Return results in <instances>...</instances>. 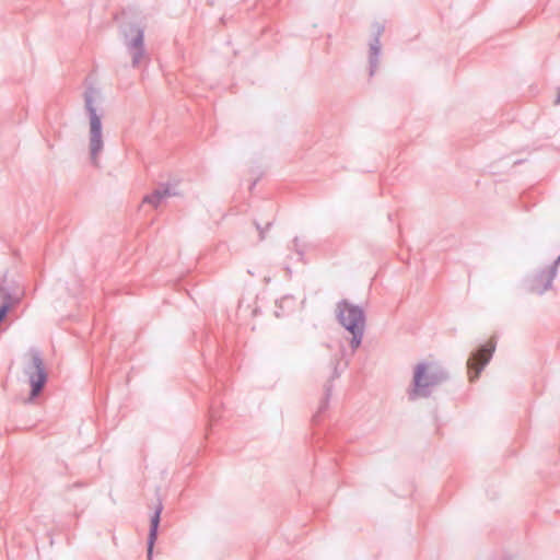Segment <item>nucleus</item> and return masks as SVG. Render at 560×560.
I'll return each instance as SVG.
<instances>
[{
    "instance_id": "16",
    "label": "nucleus",
    "mask_w": 560,
    "mask_h": 560,
    "mask_svg": "<svg viewBox=\"0 0 560 560\" xmlns=\"http://www.w3.org/2000/svg\"><path fill=\"white\" fill-rule=\"evenodd\" d=\"M559 264H560V256L549 267H556V273H557Z\"/></svg>"
},
{
    "instance_id": "8",
    "label": "nucleus",
    "mask_w": 560,
    "mask_h": 560,
    "mask_svg": "<svg viewBox=\"0 0 560 560\" xmlns=\"http://www.w3.org/2000/svg\"><path fill=\"white\" fill-rule=\"evenodd\" d=\"M23 295L24 293L20 289L11 290L8 285H0V324L7 318L11 310L20 305Z\"/></svg>"
},
{
    "instance_id": "3",
    "label": "nucleus",
    "mask_w": 560,
    "mask_h": 560,
    "mask_svg": "<svg viewBox=\"0 0 560 560\" xmlns=\"http://www.w3.org/2000/svg\"><path fill=\"white\" fill-rule=\"evenodd\" d=\"M30 362L24 366V374L27 376L31 393L28 400L36 398L44 389L48 375L42 353L38 349L32 348L27 353Z\"/></svg>"
},
{
    "instance_id": "13",
    "label": "nucleus",
    "mask_w": 560,
    "mask_h": 560,
    "mask_svg": "<svg viewBox=\"0 0 560 560\" xmlns=\"http://www.w3.org/2000/svg\"><path fill=\"white\" fill-rule=\"evenodd\" d=\"M365 328H357V329H349L348 332L351 334L350 339V348L352 350V353L357 351V349L361 346L362 339L364 336Z\"/></svg>"
},
{
    "instance_id": "4",
    "label": "nucleus",
    "mask_w": 560,
    "mask_h": 560,
    "mask_svg": "<svg viewBox=\"0 0 560 560\" xmlns=\"http://www.w3.org/2000/svg\"><path fill=\"white\" fill-rule=\"evenodd\" d=\"M335 314L337 322L346 330L365 328L366 318L364 310L347 299H342L336 304Z\"/></svg>"
},
{
    "instance_id": "12",
    "label": "nucleus",
    "mask_w": 560,
    "mask_h": 560,
    "mask_svg": "<svg viewBox=\"0 0 560 560\" xmlns=\"http://www.w3.org/2000/svg\"><path fill=\"white\" fill-rule=\"evenodd\" d=\"M338 364L339 363L337 361L335 363L332 375H331L330 380H328V382L324 386L325 395H324L323 400L320 401V405H319V408H318V412H323L328 407L329 399H330L331 392H332V381L340 376V373L338 371Z\"/></svg>"
},
{
    "instance_id": "11",
    "label": "nucleus",
    "mask_w": 560,
    "mask_h": 560,
    "mask_svg": "<svg viewBox=\"0 0 560 560\" xmlns=\"http://www.w3.org/2000/svg\"><path fill=\"white\" fill-rule=\"evenodd\" d=\"M175 195L176 192L168 185H163L153 190L152 194L144 196L143 202L158 208L164 198Z\"/></svg>"
},
{
    "instance_id": "7",
    "label": "nucleus",
    "mask_w": 560,
    "mask_h": 560,
    "mask_svg": "<svg viewBox=\"0 0 560 560\" xmlns=\"http://www.w3.org/2000/svg\"><path fill=\"white\" fill-rule=\"evenodd\" d=\"M555 278L556 267H547L527 278V289L532 293L542 294L551 288Z\"/></svg>"
},
{
    "instance_id": "14",
    "label": "nucleus",
    "mask_w": 560,
    "mask_h": 560,
    "mask_svg": "<svg viewBox=\"0 0 560 560\" xmlns=\"http://www.w3.org/2000/svg\"><path fill=\"white\" fill-rule=\"evenodd\" d=\"M254 224L259 233V241H264L266 237V231L271 228L272 222H268L265 228H262L257 221H255Z\"/></svg>"
},
{
    "instance_id": "2",
    "label": "nucleus",
    "mask_w": 560,
    "mask_h": 560,
    "mask_svg": "<svg viewBox=\"0 0 560 560\" xmlns=\"http://www.w3.org/2000/svg\"><path fill=\"white\" fill-rule=\"evenodd\" d=\"M94 103V91L89 88L84 92V107L90 119V158L94 166L98 165V155L103 151L102 117L97 114Z\"/></svg>"
},
{
    "instance_id": "1",
    "label": "nucleus",
    "mask_w": 560,
    "mask_h": 560,
    "mask_svg": "<svg viewBox=\"0 0 560 560\" xmlns=\"http://www.w3.org/2000/svg\"><path fill=\"white\" fill-rule=\"evenodd\" d=\"M450 380L448 372L435 362H420L413 369L411 384L407 390L409 400L428 398L433 390Z\"/></svg>"
},
{
    "instance_id": "5",
    "label": "nucleus",
    "mask_w": 560,
    "mask_h": 560,
    "mask_svg": "<svg viewBox=\"0 0 560 560\" xmlns=\"http://www.w3.org/2000/svg\"><path fill=\"white\" fill-rule=\"evenodd\" d=\"M497 340L492 337L486 345L479 346L471 352L467 361V370L469 381L475 382L479 378L480 373L492 359L495 351Z\"/></svg>"
},
{
    "instance_id": "18",
    "label": "nucleus",
    "mask_w": 560,
    "mask_h": 560,
    "mask_svg": "<svg viewBox=\"0 0 560 560\" xmlns=\"http://www.w3.org/2000/svg\"><path fill=\"white\" fill-rule=\"evenodd\" d=\"M499 560H512V559H511V558H509V557H503V558H501V559H499Z\"/></svg>"
},
{
    "instance_id": "15",
    "label": "nucleus",
    "mask_w": 560,
    "mask_h": 560,
    "mask_svg": "<svg viewBox=\"0 0 560 560\" xmlns=\"http://www.w3.org/2000/svg\"><path fill=\"white\" fill-rule=\"evenodd\" d=\"M292 244H293V249L295 250V253L302 259V257L304 256V249L302 248V246L300 244V238L298 236L294 237L293 241H292Z\"/></svg>"
},
{
    "instance_id": "6",
    "label": "nucleus",
    "mask_w": 560,
    "mask_h": 560,
    "mask_svg": "<svg viewBox=\"0 0 560 560\" xmlns=\"http://www.w3.org/2000/svg\"><path fill=\"white\" fill-rule=\"evenodd\" d=\"M125 45L132 57V67H138L144 55V30L138 24L129 23L121 26Z\"/></svg>"
},
{
    "instance_id": "10",
    "label": "nucleus",
    "mask_w": 560,
    "mask_h": 560,
    "mask_svg": "<svg viewBox=\"0 0 560 560\" xmlns=\"http://www.w3.org/2000/svg\"><path fill=\"white\" fill-rule=\"evenodd\" d=\"M162 511H163V504L161 501H159V504L156 505L154 513L150 520V529H149V536H148V541H147V553H148L149 560H152L153 548H154V544L158 538V532H159Z\"/></svg>"
},
{
    "instance_id": "17",
    "label": "nucleus",
    "mask_w": 560,
    "mask_h": 560,
    "mask_svg": "<svg viewBox=\"0 0 560 560\" xmlns=\"http://www.w3.org/2000/svg\"><path fill=\"white\" fill-rule=\"evenodd\" d=\"M215 418L213 409L210 411V420L213 421Z\"/></svg>"
},
{
    "instance_id": "9",
    "label": "nucleus",
    "mask_w": 560,
    "mask_h": 560,
    "mask_svg": "<svg viewBox=\"0 0 560 560\" xmlns=\"http://www.w3.org/2000/svg\"><path fill=\"white\" fill-rule=\"evenodd\" d=\"M385 27L383 24L375 22L373 24V36L369 44V73L373 77L378 67V59L381 55V36L383 35Z\"/></svg>"
}]
</instances>
